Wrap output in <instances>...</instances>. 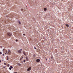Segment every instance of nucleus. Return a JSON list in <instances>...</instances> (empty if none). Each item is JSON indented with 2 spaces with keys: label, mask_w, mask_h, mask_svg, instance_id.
<instances>
[{
  "label": "nucleus",
  "mask_w": 73,
  "mask_h": 73,
  "mask_svg": "<svg viewBox=\"0 0 73 73\" xmlns=\"http://www.w3.org/2000/svg\"><path fill=\"white\" fill-rule=\"evenodd\" d=\"M11 52V50H8V52Z\"/></svg>",
  "instance_id": "obj_12"
},
{
  "label": "nucleus",
  "mask_w": 73,
  "mask_h": 73,
  "mask_svg": "<svg viewBox=\"0 0 73 73\" xmlns=\"http://www.w3.org/2000/svg\"><path fill=\"white\" fill-rule=\"evenodd\" d=\"M17 41H18V40H17L16 39V42H17Z\"/></svg>",
  "instance_id": "obj_20"
},
{
  "label": "nucleus",
  "mask_w": 73,
  "mask_h": 73,
  "mask_svg": "<svg viewBox=\"0 0 73 73\" xmlns=\"http://www.w3.org/2000/svg\"><path fill=\"white\" fill-rule=\"evenodd\" d=\"M34 48L35 49H36V48L35 47Z\"/></svg>",
  "instance_id": "obj_22"
},
{
  "label": "nucleus",
  "mask_w": 73,
  "mask_h": 73,
  "mask_svg": "<svg viewBox=\"0 0 73 73\" xmlns=\"http://www.w3.org/2000/svg\"><path fill=\"white\" fill-rule=\"evenodd\" d=\"M4 60H2V61H3Z\"/></svg>",
  "instance_id": "obj_35"
},
{
  "label": "nucleus",
  "mask_w": 73,
  "mask_h": 73,
  "mask_svg": "<svg viewBox=\"0 0 73 73\" xmlns=\"http://www.w3.org/2000/svg\"><path fill=\"white\" fill-rule=\"evenodd\" d=\"M23 57H22V58H21L20 59V60H22V59H23Z\"/></svg>",
  "instance_id": "obj_16"
},
{
  "label": "nucleus",
  "mask_w": 73,
  "mask_h": 73,
  "mask_svg": "<svg viewBox=\"0 0 73 73\" xmlns=\"http://www.w3.org/2000/svg\"><path fill=\"white\" fill-rule=\"evenodd\" d=\"M23 36H25V34H23Z\"/></svg>",
  "instance_id": "obj_21"
},
{
  "label": "nucleus",
  "mask_w": 73,
  "mask_h": 73,
  "mask_svg": "<svg viewBox=\"0 0 73 73\" xmlns=\"http://www.w3.org/2000/svg\"><path fill=\"white\" fill-rule=\"evenodd\" d=\"M20 50H22V49H21Z\"/></svg>",
  "instance_id": "obj_28"
},
{
  "label": "nucleus",
  "mask_w": 73,
  "mask_h": 73,
  "mask_svg": "<svg viewBox=\"0 0 73 73\" xmlns=\"http://www.w3.org/2000/svg\"><path fill=\"white\" fill-rule=\"evenodd\" d=\"M5 54H7V52L5 53Z\"/></svg>",
  "instance_id": "obj_32"
},
{
  "label": "nucleus",
  "mask_w": 73,
  "mask_h": 73,
  "mask_svg": "<svg viewBox=\"0 0 73 73\" xmlns=\"http://www.w3.org/2000/svg\"><path fill=\"white\" fill-rule=\"evenodd\" d=\"M25 60H24V62H25Z\"/></svg>",
  "instance_id": "obj_19"
},
{
  "label": "nucleus",
  "mask_w": 73,
  "mask_h": 73,
  "mask_svg": "<svg viewBox=\"0 0 73 73\" xmlns=\"http://www.w3.org/2000/svg\"><path fill=\"white\" fill-rule=\"evenodd\" d=\"M14 73H17V72H14Z\"/></svg>",
  "instance_id": "obj_30"
},
{
  "label": "nucleus",
  "mask_w": 73,
  "mask_h": 73,
  "mask_svg": "<svg viewBox=\"0 0 73 73\" xmlns=\"http://www.w3.org/2000/svg\"><path fill=\"white\" fill-rule=\"evenodd\" d=\"M40 61V60L39 59H38L36 60V62H39Z\"/></svg>",
  "instance_id": "obj_4"
},
{
  "label": "nucleus",
  "mask_w": 73,
  "mask_h": 73,
  "mask_svg": "<svg viewBox=\"0 0 73 73\" xmlns=\"http://www.w3.org/2000/svg\"><path fill=\"white\" fill-rule=\"evenodd\" d=\"M46 9H47L46 8H45L44 9V11H46Z\"/></svg>",
  "instance_id": "obj_8"
},
{
  "label": "nucleus",
  "mask_w": 73,
  "mask_h": 73,
  "mask_svg": "<svg viewBox=\"0 0 73 73\" xmlns=\"http://www.w3.org/2000/svg\"><path fill=\"white\" fill-rule=\"evenodd\" d=\"M31 70V67H30L27 69V71H29Z\"/></svg>",
  "instance_id": "obj_3"
},
{
  "label": "nucleus",
  "mask_w": 73,
  "mask_h": 73,
  "mask_svg": "<svg viewBox=\"0 0 73 73\" xmlns=\"http://www.w3.org/2000/svg\"><path fill=\"white\" fill-rule=\"evenodd\" d=\"M3 56H4V54H3Z\"/></svg>",
  "instance_id": "obj_27"
},
{
  "label": "nucleus",
  "mask_w": 73,
  "mask_h": 73,
  "mask_svg": "<svg viewBox=\"0 0 73 73\" xmlns=\"http://www.w3.org/2000/svg\"><path fill=\"white\" fill-rule=\"evenodd\" d=\"M33 56L34 57H35L36 56V55L35 54H34L33 55Z\"/></svg>",
  "instance_id": "obj_14"
},
{
  "label": "nucleus",
  "mask_w": 73,
  "mask_h": 73,
  "mask_svg": "<svg viewBox=\"0 0 73 73\" xmlns=\"http://www.w3.org/2000/svg\"><path fill=\"white\" fill-rule=\"evenodd\" d=\"M7 66H8V67H9V64H7Z\"/></svg>",
  "instance_id": "obj_11"
},
{
  "label": "nucleus",
  "mask_w": 73,
  "mask_h": 73,
  "mask_svg": "<svg viewBox=\"0 0 73 73\" xmlns=\"http://www.w3.org/2000/svg\"><path fill=\"white\" fill-rule=\"evenodd\" d=\"M26 61H28L29 60L28 59V57H27L26 58Z\"/></svg>",
  "instance_id": "obj_7"
},
{
  "label": "nucleus",
  "mask_w": 73,
  "mask_h": 73,
  "mask_svg": "<svg viewBox=\"0 0 73 73\" xmlns=\"http://www.w3.org/2000/svg\"><path fill=\"white\" fill-rule=\"evenodd\" d=\"M12 35V34L9 33H7V35L8 36H11Z\"/></svg>",
  "instance_id": "obj_1"
},
{
  "label": "nucleus",
  "mask_w": 73,
  "mask_h": 73,
  "mask_svg": "<svg viewBox=\"0 0 73 73\" xmlns=\"http://www.w3.org/2000/svg\"><path fill=\"white\" fill-rule=\"evenodd\" d=\"M18 65H19V66H20L21 65V64L20 63H18Z\"/></svg>",
  "instance_id": "obj_10"
},
{
  "label": "nucleus",
  "mask_w": 73,
  "mask_h": 73,
  "mask_svg": "<svg viewBox=\"0 0 73 73\" xmlns=\"http://www.w3.org/2000/svg\"><path fill=\"white\" fill-rule=\"evenodd\" d=\"M8 53H9V52H8V53H7L8 54Z\"/></svg>",
  "instance_id": "obj_33"
},
{
  "label": "nucleus",
  "mask_w": 73,
  "mask_h": 73,
  "mask_svg": "<svg viewBox=\"0 0 73 73\" xmlns=\"http://www.w3.org/2000/svg\"><path fill=\"white\" fill-rule=\"evenodd\" d=\"M7 60H9V58H8V57L7 58Z\"/></svg>",
  "instance_id": "obj_18"
},
{
  "label": "nucleus",
  "mask_w": 73,
  "mask_h": 73,
  "mask_svg": "<svg viewBox=\"0 0 73 73\" xmlns=\"http://www.w3.org/2000/svg\"><path fill=\"white\" fill-rule=\"evenodd\" d=\"M5 50V48H4L3 49V51H4V50Z\"/></svg>",
  "instance_id": "obj_23"
},
{
  "label": "nucleus",
  "mask_w": 73,
  "mask_h": 73,
  "mask_svg": "<svg viewBox=\"0 0 73 73\" xmlns=\"http://www.w3.org/2000/svg\"><path fill=\"white\" fill-rule=\"evenodd\" d=\"M21 11H23V9H21Z\"/></svg>",
  "instance_id": "obj_17"
},
{
  "label": "nucleus",
  "mask_w": 73,
  "mask_h": 73,
  "mask_svg": "<svg viewBox=\"0 0 73 73\" xmlns=\"http://www.w3.org/2000/svg\"><path fill=\"white\" fill-rule=\"evenodd\" d=\"M1 62V61L0 60V62Z\"/></svg>",
  "instance_id": "obj_25"
},
{
  "label": "nucleus",
  "mask_w": 73,
  "mask_h": 73,
  "mask_svg": "<svg viewBox=\"0 0 73 73\" xmlns=\"http://www.w3.org/2000/svg\"><path fill=\"white\" fill-rule=\"evenodd\" d=\"M8 56H7V58H8Z\"/></svg>",
  "instance_id": "obj_29"
},
{
  "label": "nucleus",
  "mask_w": 73,
  "mask_h": 73,
  "mask_svg": "<svg viewBox=\"0 0 73 73\" xmlns=\"http://www.w3.org/2000/svg\"><path fill=\"white\" fill-rule=\"evenodd\" d=\"M23 53L25 56H26V54H25V51L23 52Z\"/></svg>",
  "instance_id": "obj_5"
},
{
  "label": "nucleus",
  "mask_w": 73,
  "mask_h": 73,
  "mask_svg": "<svg viewBox=\"0 0 73 73\" xmlns=\"http://www.w3.org/2000/svg\"><path fill=\"white\" fill-rule=\"evenodd\" d=\"M49 60H50V58H49Z\"/></svg>",
  "instance_id": "obj_34"
},
{
  "label": "nucleus",
  "mask_w": 73,
  "mask_h": 73,
  "mask_svg": "<svg viewBox=\"0 0 73 73\" xmlns=\"http://www.w3.org/2000/svg\"><path fill=\"white\" fill-rule=\"evenodd\" d=\"M0 54H2V53L1 52H0Z\"/></svg>",
  "instance_id": "obj_15"
},
{
  "label": "nucleus",
  "mask_w": 73,
  "mask_h": 73,
  "mask_svg": "<svg viewBox=\"0 0 73 73\" xmlns=\"http://www.w3.org/2000/svg\"><path fill=\"white\" fill-rule=\"evenodd\" d=\"M7 52V51H6Z\"/></svg>",
  "instance_id": "obj_36"
},
{
  "label": "nucleus",
  "mask_w": 73,
  "mask_h": 73,
  "mask_svg": "<svg viewBox=\"0 0 73 73\" xmlns=\"http://www.w3.org/2000/svg\"><path fill=\"white\" fill-rule=\"evenodd\" d=\"M66 27H69V25L66 24Z\"/></svg>",
  "instance_id": "obj_9"
},
{
  "label": "nucleus",
  "mask_w": 73,
  "mask_h": 73,
  "mask_svg": "<svg viewBox=\"0 0 73 73\" xmlns=\"http://www.w3.org/2000/svg\"><path fill=\"white\" fill-rule=\"evenodd\" d=\"M10 68H9V69L10 70H11V69H12V68H13V67H12V66H10Z\"/></svg>",
  "instance_id": "obj_2"
},
{
  "label": "nucleus",
  "mask_w": 73,
  "mask_h": 73,
  "mask_svg": "<svg viewBox=\"0 0 73 73\" xmlns=\"http://www.w3.org/2000/svg\"><path fill=\"white\" fill-rule=\"evenodd\" d=\"M1 48H3V46H1Z\"/></svg>",
  "instance_id": "obj_24"
},
{
  "label": "nucleus",
  "mask_w": 73,
  "mask_h": 73,
  "mask_svg": "<svg viewBox=\"0 0 73 73\" xmlns=\"http://www.w3.org/2000/svg\"><path fill=\"white\" fill-rule=\"evenodd\" d=\"M46 61H47V59H46Z\"/></svg>",
  "instance_id": "obj_31"
},
{
  "label": "nucleus",
  "mask_w": 73,
  "mask_h": 73,
  "mask_svg": "<svg viewBox=\"0 0 73 73\" xmlns=\"http://www.w3.org/2000/svg\"><path fill=\"white\" fill-rule=\"evenodd\" d=\"M18 52L19 53H21V52L20 50H19L18 51Z\"/></svg>",
  "instance_id": "obj_6"
},
{
  "label": "nucleus",
  "mask_w": 73,
  "mask_h": 73,
  "mask_svg": "<svg viewBox=\"0 0 73 73\" xmlns=\"http://www.w3.org/2000/svg\"><path fill=\"white\" fill-rule=\"evenodd\" d=\"M19 24H21V23L19 21Z\"/></svg>",
  "instance_id": "obj_13"
},
{
  "label": "nucleus",
  "mask_w": 73,
  "mask_h": 73,
  "mask_svg": "<svg viewBox=\"0 0 73 73\" xmlns=\"http://www.w3.org/2000/svg\"><path fill=\"white\" fill-rule=\"evenodd\" d=\"M4 64L5 65H6V63H4Z\"/></svg>",
  "instance_id": "obj_26"
}]
</instances>
